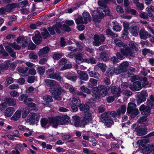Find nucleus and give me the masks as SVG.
Instances as JSON below:
<instances>
[{
    "label": "nucleus",
    "instance_id": "1",
    "mask_svg": "<svg viewBox=\"0 0 154 154\" xmlns=\"http://www.w3.org/2000/svg\"><path fill=\"white\" fill-rule=\"evenodd\" d=\"M110 1H98V5L100 7L97 8V16L99 19H103L106 15L110 17L112 16L110 14V9L107 6V4Z\"/></svg>",
    "mask_w": 154,
    "mask_h": 154
},
{
    "label": "nucleus",
    "instance_id": "23",
    "mask_svg": "<svg viewBox=\"0 0 154 154\" xmlns=\"http://www.w3.org/2000/svg\"><path fill=\"white\" fill-rule=\"evenodd\" d=\"M4 101L5 102L7 105L8 106H14L16 105L15 100L10 97L5 98Z\"/></svg>",
    "mask_w": 154,
    "mask_h": 154
},
{
    "label": "nucleus",
    "instance_id": "53",
    "mask_svg": "<svg viewBox=\"0 0 154 154\" xmlns=\"http://www.w3.org/2000/svg\"><path fill=\"white\" fill-rule=\"evenodd\" d=\"M62 56V54L61 53L55 52L53 55L52 58L54 60H57L60 59Z\"/></svg>",
    "mask_w": 154,
    "mask_h": 154
},
{
    "label": "nucleus",
    "instance_id": "54",
    "mask_svg": "<svg viewBox=\"0 0 154 154\" xmlns=\"http://www.w3.org/2000/svg\"><path fill=\"white\" fill-rule=\"evenodd\" d=\"M44 100L47 102L50 103L53 101L52 97L49 95H47L43 97Z\"/></svg>",
    "mask_w": 154,
    "mask_h": 154
},
{
    "label": "nucleus",
    "instance_id": "11",
    "mask_svg": "<svg viewBox=\"0 0 154 154\" xmlns=\"http://www.w3.org/2000/svg\"><path fill=\"white\" fill-rule=\"evenodd\" d=\"M148 96V93L146 91H142L137 96L136 100L137 104L139 105L141 103L145 101L146 97Z\"/></svg>",
    "mask_w": 154,
    "mask_h": 154
},
{
    "label": "nucleus",
    "instance_id": "7",
    "mask_svg": "<svg viewBox=\"0 0 154 154\" xmlns=\"http://www.w3.org/2000/svg\"><path fill=\"white\" fill-rule=\"evenodd\" d=\"M40 117V115L39 113L30 112L28 117L29 119H27V120L30 125H35V122H38Z\"/></svg>",
    "mask_w": 154,
    "mask_h": 154
},
{
    "label": "nucleus",
    "instance_id": "12",
    "mask_svg": "<svg viewBox=\"0 0 154 154\" xmlns=\"http://www.w3.org/2000/svg\"><path fill=\"white\" fill-rule=\"evenodd\" d=\"M128 65V63L127 61L122 63L116 69V73L119 74L126 72Z\"/></svg>",
    "mask_w": 154,
    "mask_h": 154
},
{
    "label": "nucleus",
    "instance_id": "21",
    "mask_svg": "<svg viewBox=\"0 0 154 154\" xmlns=\"http://www.w3.org/2000/svg\"><path fill=\"white\" fill-rule=\"evenodd\" d=\"M116 72V69L114 66L109 67L107 70L105 75L108 77H111Z\"/></svg>",
    "mask_w": 154,
    "mask_h": 154
},
{
    "label": "nucleus",
    "instance_id": "4",
    "mask_svg": "<svg viewBox=\"0 0 154 154\" xmlns=\"http://www.w3.org/2000/svg\"><path fill=\"white\" fill-rule=\"evenodd\" d=\"M136 106L135 103H129L128 104L127 113L130 114V117L132 118H135L139 114L138 109L135 108Z\"/></svg>",
    "mask_w": 154,
    "mask_h": 154
},
{
    "label": "nucleus",
    "instance_id": "58",
    "mask_svg": "<svg viewBox=\"0 0 154 154\" xmlns=\"http://www.w3.org/2000/svg\"><path fill=\"white\" fill-rule=\"evenodd\" d=\"M100 68L101 70L103 72H105L106 69V65L102 63H99L97 65Z\"/></svg>",
    "mask_w": 154,
    "mask_h": 154
},
{
    "label": "nucleus",
    "instance_id": "36",
    "mask_svg": "<svg viewBox=\"0 0 154 154\" xmlns=\"http://www.w3.org/2000/svg\"><path fill=\"white\" fill-rule=\"evenodd\" d=\"M146 141H141L139 145V148L141 150H143L146 149V150L148 144L146 143L147 142Z\"/></svg>",
    "mask_w": 154,
    "mask_h": 154
},
{
    "label": "nucleus",
    "instance_id": "46",
    "mask_svg": "<svg viewBox=\"0 0 154 154\" xmlns=\"http://www.w3.org/2000/svg\"><path fill=\"white\" fill-rule=\"evenodd\" d=\"M75 22L77 25L80 24L84 23L83 18L82 16L80 15L78 16V17L75 19Z\"/></svg>",
    "mask_w": 154,
    "mask_h": 154
},
{
    "label": "nucleus",
    "instance_id": "20",
    "mask_svg": "<svg viewBox=\"0 0 154 154\" xmlns=\"http://www.w3.org/2000/svg\"><path fill=\"white\" fill-rule=\"evenodd\" d=\"M20 101L23 100L24 103H26L28 102H32L33 101L32 99L28 97V95L26 94H22L18 98Z\"/></svg>",
    "mask_w": 154,
    "mask_h": 154
},
{
    "label": "nucleus",
    "instance_id": "27",
    "mask_svg": "<svg viewBox=\"0 0 154 154\" xmlns=\"http://www.w3.org/2000/svg\"><path fill=\"white\" fill-rule=\"evenodd\" d=\"M75 58L76 62L78 63L79 64L84 61L82 54L80 53H77L75 54Z\"/></svg>",
    "mask_w": 154,
    "mask_h": 154
},
{
    "label": "nucleus",
    "instance_id": "19",
    "mask_svg": "<svg viewBox=\"0 0 154 154\" xmlns=\"http://www.w3.org/2000/svg\"><path fill=\"white\" fill-rule=\"evenodd\" d=\"M135 129L139 136L145 135L147 133V129L142 128L140 126L137 127Z\"/></svg>",
    "mask_w": 154,
    "mask_h": 154
},
{
    "label": "nucleus",
    "instance_id": "5",
    "mask_svg": "<svg viewBox=\"0 0 154 154\" xmlns=\"http://www.w3.org/2000/svg\"><path fill=\"white\" fill-rule=\"evenodd\" d=\"M61 26L60 22H57L52 26L48 27L47 29L50 35H54L56 34V32L57 34H60L61 33V30H60V28Z\"/></svg>",
    "mask_w": 154,
    "mask_h": 154
},
{
    "label": "nucleus",
    "instance_id": "15",
    "mask_svg": "<svg viewBox=\"0 0 154 154\" xmlns=\"http://www.w3.org/2000/svg\"><path fill=\"white\" fill-rule=\"evenodd\" d=\"M91 106L90 102H87L85 104L81 103L79 108L80 111L84 112L85 113L88 112L90 110Z\"/></svg>",
    "mask_w": 154,
    "mask_h": 154
},
{
    "label": "nucleus",
    "instance_id": "10",
    "mask_svg": "<svg viewBox=\"0 0 154 154\" xmlns=\"http://www.w3.org/2000/svg\"><path fill=\"white\" fill-rule=\"evenodd\" d=\"M145 87L144 84H141V82L136 81L134 82L133 84L129 86V88L132 90L134 91H138Z\"/></svg>",
    "mask_w": 154,
    "mask_h": 154
},
{
    "label": "nucleus",
    "instance_id": "29",
    "mask_svg": "<svg viewBox=\"0 0 154 154\" xmlns=\"http://www.w3.org/2000/svg\"><path fill=\"white\" fill-rule=\"evenodd\" d=\"M75 126L76 127H79L80 125V118L78 116H73L72 117Z\"/></svg>",
    "mask_w": 154,
    "mask_h": 154
},
{
    "label": "nucleus",
    "instance_id": "24",
    "mask_svg": "<svg viewBox=\"0 0 154 154\" xmlns=\"http://www.w3.org/2000/svg\"><path fill=\"white\" fill-rule=\"evenodd\" d=\"M32 39L36 44L38 45L40 44L42 41V38L40 34H35L32 37Z\"/></svg>",
    "mask_w": 154,
    "mask_h": 154
},
{
    "label": "nucleus",
    "instance_id": "25",
    "mask_svg": "<svg viewBox=\"0 0 154 154\" xmlns=\"http://www.w3.org/2000/svg\"><path fill=\"white\" fill-rule=\"evenodd\" d=\"M15 111L14 109L12 107L7 108L5 112V115L8 117H11Z\"/></svg>",
    "mask_w": 154,
    "mask_h": 154
},
{
    "label": "nucleus",
    "instance_id": "56",
    "mask_svg": "<svg viewBox=\"0 0 154 154\" xmlns=\"http://www.w3.org/2000/svg\"><path fill=\"white\" fill-rule=\"evenodd\" d=\"M116 56L118 59L120 60H122L124 59L125 55H124L121 51L118 52L116 54Z\"/></svg>",
    "mask_w": 154,
    "mask_h": 154
},
{
    "label": "nucleus",
    "instance_id": "59",
    "mask_svg": "<svg viewBox=\"0 0 154 154\" xmlns=\"http://www.w3.org/2000/svg\"><path fill=\"white\" fill-rule=\"evenodd\" d=\"M28 47L29 49L33 50L35 49L36 46L32 42L31 40H30Z\"/></svg>",
    "mask_w": 154,
    "mask_h": 154
},
{
    "label": "nucleus",
    "instance_id": "28",
    "mask_svg": "<svg viewBox=\"0 0 154 154\" xmlns=\"http://www.w3.org/2000/svg\"><path fill=\"white\" fill-rule=\"evenodd\" d=\"M83 15V20L84 21L85 24H87L88 21H90L91 19V17L89 13L87 12L83 13L82 14Z\"/></svg>",
    "mask_w": 154,
    "mask_h": 154
},
{
    "label": "nucleus",
    "instance_id": "26",
    "mask_svg": "<svg viewBox=\"0 0 154 154\" xmlns=\"http://www.w3.org/2000/svg\"><path fill=\"white\" fill-rule=\"evenodd\" d=\"M78 73L80 75V79L82 80L86 81L88 79V75L85 72L82 71H78Z\"/></svg>",
    "mask_w": 154,
    "mask_h": 154
},
{
    "label": "nucleus",
    "instance_id": "14",
    "mask_svg": "<svg viewBox=\"0 0 154 154\" xmlns=\"http://www.w3.org/2000/svg\"><path fill=\"white\" fill-rule=\"evenodd\" d=\"M92 119V114L88 112H85L81 122L83 125L87 124Z\"/></svg>",
    "mask_w": 154,
    "mask_h": 154
},
{
    "label": "nucleus",
    "instance_id": "40",
    "mask_svg": "<svg viewBox=\"0 0 154 154\" xmlns=\"http://www.w3.org/2000/svg\"><path fill=\"white\" fill-rule=\"evenodd\" d=\"M18 71L22 74L26 73L29 69L28 67H18L17 68Z\"/></svg>",
    "mask_w": 154,
    "mask_h": 154
},
{
    "label": "nucleus",
    "instance_id": "32",
    "mask_svg": "<svg viewBox=\"0 0 154 154\" xmlns=\"http://www.w3.org/2000/svg\"><path fill=\"white\" fill-rule=\"evenodd\" d=\"M94 42L93 45L95 46H98L101 45V42L100 41V36L97 34H95L94 37Z\"/></svg>",
    "mask_w": 154,
    "mask_h": 154
},
{
    "label": "nucleus",
    "instance_id": "64",
    "mask_svg": "<svg viewBox=\"0 0 154 154\" xmlns=\"http://www.w3.org/2000/svg\"><path fill=\"white\" fill-rule=\"evenodd\" d=\"M35 79V76H29L28 77L27 82L29 83H33L34 82Z\"/></svg>",
    "mask_w": 154,
    "mask_h": 154
},
{
    "label": "nucleus",
    "instance_id": "43",
    "mask_svg": "<svg viewBox=\"0 0 154 154\" xmlns=\"http://www.w3.org/2000/svg\"><path fill=\"white\" fill-rule=\"evenodd\" d=\"M100 58L104 61L108 60V55L105 52H102L100 55Z\"/></svg>",
    "mask_w": 154,
    "mask_h": 154
},
{
    "label": "nucleus",
    "instance_id": "50",
    "mask_svg": "<svg viewBox=\"0 0 154 154\" xmlns=\"http://www.w3.org/2000/svg\"><path fill=\"white\" fill-rule=\"evenodd\" d=\"M128 45L129 48L133 51H137L138 48L136 47V45L133 42H130L129 43Z\"/></svg>",
    "mask_w": 154,
    "mask_h": 154
},
{
    "label": "nucleus",
    "instance_id": "62",
    "mask_svg": "<svg viewBox=\"0 0 154 154\" xmlns=\"http://www.w3.org/2000/svg\"><path fill=\"white\" fill-rule=\"evenodd\" d=\"M72 65L71 64H67L64 65L60 69V70L62 71L66 70L68 69H70L72 68Z\"/></svg>",
    "mask_w": 154,
    "mask_h": 154
},
{
    "label": "nucleus",
    "instance_id": "37",
    "mask_svg": "<svg viewBox=\"0 0 154 154\" xmlns=\"http://www.w3.org/2000/svg\"><path fill=\"white\" fill-rule=\"evenodd\" d=\"M45 82L48 86L51 87L57 85L55 81L52 80L46 79L45 80Z\"/></svg>",
    "mask_w": 154,
    "mask_h": 154
},
{
    "label": "nucleus",
    "instance_id": "48",
    "mask_svg": "<svg viewBox=\"0 0 154 154\" xmlns=\"http://www.w3.org/2000/svg\"><path fill=\"white\" fill-rule=\"evenodd\" d=\"M89 74L91 77L96 79H98L99 77V74L94 71H92L89 72Z\"/></svg>",
    "mask_w": 154,
    "mask_h": 154
},
{
    "label": "nucleus",
    "instance_id": "38",
    "mask_svg": "<svg viewBox=\"0 0 154 154\" xmlns=\"http://www.w3.org/2000/svg\"><path fill=\"white\" fill-rule=\"evenodd\" d=\"M149 99H147L146 103L154 108V96L151 95L149 96Z\"/></svg>",
    "mask_w": 154,
    "mask_h": 154
},
{
    "label": "nucleus",
    "instance_id": "6",
    "mask_svg": "<svg viewBox=\"0 0 154 154\" xmlns=\"http://www.w3.org/2000/svg\"><path fill=\"white\" fill-rule=\"evenodd\" d=\"M154 108L148 104L146 105L144 104L141 105L139 109L141 114L143 116H149L151 114V109Z\"/></svg>",
    "mask_w": 154,
    "mask_h": 154
},
{
    "label": "nucleus",
    "instance_id": "18",
    "mask_svg": "<svg viewBox=\"0 0 154 154\" xmlns=\"http://www.w3.org/2000/svg\"><path fill=\"white\" fill-rule=\"evenodd\" d=\"M60 125L68 124L70 122V118L67 115H64L62 116H59Z\"/></svg>",
    "mask_w": 154,
    "mask_h": 154
},
{
    "label": "nucleus",
    "instance_id": "39",
    "mask_svg": "<svg viewBox=\"0 0 154 154\" xmlns=\"http://www.w3.org/2000/svg\"><path fill=\"white\" fill-rule=\"evenodd\" d=\"M50 50L49 48L47 47H44L43 48L40 49L39 51V53H38L39 56H40L43 54H46L48 53Z\"/></svg>",
    "mask_w": 154,
    "mask_h": 154
},
{
    "label": "nucleus",
    "instance_id": "34",
    "mask_svg": "<svg viewBox=\"0 0 154 154\" xmlns=\"http://www.w3.org/2000/svg\"><path fill=\"white\" fill-rule=\"evenodd\" d=\"M60 24H61V26L60 28V30H61V32L62 30H63L65 32H69L72 30L67 25L65 24H62L60 22Z\"/></svg>",
    "mask_w": 154,
    "mask_h": 154
},
{
    "label": "nucleus",
    "instance_id": "30",
    "mask_svg": "<svg viewBox=\"0 0 154 154\" xmlns=\"http://www.w3.org/2000/svg\"><path fill=\"white\" fill-rule=\"evenodd\" d=\"M49 78L51 79L60 81L62 79L61 76L57 73L55 72L51 73L48 75Z\"/></svg>",
    "mask_w": 154,
    "mask_h": 154
},
{
    "label": "nucleus",
    "instance_id": "57",
    "mask_svg": "<svg viewBox=\"0 0 154 154\" xmlns=\"http://www.w3.org/2000/svg\"><path fill=\"white\" fill-rule=\"evenodd\" d=\"M37 72L41 75H42L44 73L45 70L42 66L38 67L37 70Z\"/></svg>",
    "mask_w": 154,
    "mask_h": 154
},
{
    "label": "nucleus",
    "instance_id": "16",
    "mask_svg": "<svg viewBox=\"0 0 154 154\" xmlns=\"http://www.w3.org/2000/svg\"><path fill=\"white\" fill-rule=\"evenodd\" d=\"M139 35L141 39L144 40L146 39L148 37L150 38L151 36V35L149 34L148 32L144 28H142L140 30Z\"/></svg>",
    "mask_w": 154,
    "mask_h": 154
},
{
    "label": "nucleus",
    "instance_id": "55",
    "mask_svg": "<svg viewBox=\"0 0 154 154\" xmlns=\"http://www.w3.org/2000/svg\"><path fill=\"white\" fill-rule=\"evenodd\" d=\"M147 153H149L154 151V144L148 145L146 149Z\"/></svg>",
    "mask_w": 154,
    "mask_h": 154
},
{
    "label": "nucleus",
    "instance_id": "17",
    "mask_svg": "<svg viewBox=\"0 0 154 154\" xmlns=\"http://www.w3.org/2000/svg\"><path fill=\"white\" fill-rule=\"evenodd\" d=\"M65 76L68 79L73 82L77 80L76 74L72 72H69L65 74Z\"/></svg>",
    "mask_w": 154,
    "mask_h": 154
},
{
    "label": "nucleus",
    "instance_id": "31",
    "mask_svg": "<svg viewBox=\"0 0 154 154\" xmlns=\"http://www.w3.org/2000/svg\"><path fill=\"white\" fill-rule=\"evenodd\" d=\"M6 51L10 54L11 56L14 58L16 56V53L14 52V50L11 46L9 45L6 46L5 47Z\"/></svg>",
    "mask_w": 154,
    "mask_h": 154
},
{
    "label": "nucleus",
    "instance_id": "51",
    "mask_svg": "<svg viewBox=\"0 0 154 154\" xmlns=\"http://www.w3.org/2000/svg\"><path fill=\"white\" fill-rule=\"evenodd\" d=\"M139 80L141 82L142 84H144L145 86L149 84V82L147 81V79L146 77H140L139 78Z\"/></svg>",
    "mask_w": 154,
    "mask_h": 154
},
{
    "label": "nucleus",
    "instance_id": "8",
    "mask_svg": "<svg viewBox=\"0 0 154 154\" xmlns=\"http://www.w3.org/2000/svg\"><path fill=\"white\" fill-rule=\"evenodd\" d=\"M81 103L80 99L77 97H75L72 98L71 101V109L73 112L78 111L79 108Z\"/></svg>",
    "mask_w": 154,
    "mask_h": 154
},
{
    "label": "nucleus",
    "instance_id": "44",
    "mask_svg": "<svg viewBox=\"0 0 154 154\" xmlns=\"http://www.w3.org/2000/svg\"><path fill=\"white\" fill-rule=\"evenodd\" d=\"M114 42L116 46L119 47H122L123 45L125 44L121 40H119L117 38L115 39L114 40Z\"/></svg>",
    "mask_w": 154,
    "mask_h": 154
},
{
    "label": "nucleus",
    "instance_id": "35",
    "mask_svg": "<svg viewBox=\"0 0 154 154\" xmlns=\"http://www.w3.org/2000/svg\"><path fill=\"white\" fill-rule=\"evenodd\" d=\"M105 32L107 36H110L112 38H114L116 37H117V35L116 34L112 32L108 28L106 29L105 31Z\"/></svg>",
    "mask_w": 154,
    "mask_h": 154
},
{
    "label": "nucleus",
    "instance_id": "22",
    "mask_svg": "<svg viewBox=\"0 0 154 154\" xmlns=\"http://www.w3.org/2000/svg\"><path fill=\"white\" fill-rule=\"evenodd\" d=\"M108 113L109 112H104L101 115L100 120L102 122L112 119Z\"/></svg>",
    "mask_w": 154,
    "mask_h": 154
},
{
    "label": "nucleus",
    "instance_id": "47",
    "mask_svg": "<svg viewBox=\"0 0 154 154\" xmlns=\"http://www.w3.org/2000/svg\"><path fill=\"white\" fill-rule=\"evenodd\" d=\"M28 4V1H23L18 3V8L26 7Z\"/></svg>",
    "mask_w": 154,
    "mask_h": 154
},
{
    "label": "nucleus",
    "instance_id": "41",
    "mask_svg": "<svg viewBox=\"0 0 154 154\" xmlns=\"http://www.w3.org/2000/svg\"><path fill=\"white\" fill-rule=\"evenodd\" d=\"M49 123V120L45 118H42L40 120L41 126L43 128H45L47 124Z\"/></svg>",
    "mask_w": 154,
    "mask_h": 154
},
{
    "label": "nucleus",
    "instance_id": "13",
    "mask_svg": "<svg viewBox=\"0 0 154 154\" xmlns=\"http://www.w3.org/2000/svg\"><path fill=\"white\" fill-rule=\"evenodd\" d=\"M49 124H52L53 128H57L58 125H60L59 116L49 118Z\"/></svg>",
    "mask_w": 154,
    "mask_h": 154
},
{
    "label": "nucleus",
    "instance_id": "3",
    "mask_svg": "<svg viewBox=\"0 0 154 154\" xmlns=\"http://www.w3.org/2000/svg\"><path fill=\"white\" fill-rule=\"evenodd\" d=\"M62 90L61 87L59 84H57L55 86L49 88V91L54 98L58 100H60L61 99L60 96L62 93Z\"/></svg>",
    "mask_w": 154,
    "mask_h": 154
},
{
    "label": "nucleus",
    "instance_id": "9",
    "mask_svg": "<svg viewBox=\"0 0 154 154\" xmlns=\"http://www.w3.org/2000/svg\"><path fill=\"white\" fill-rule=\"evenodd\" d=\"M120 51H121L122 54L126 57L128 56L131 57H134L133 55V52L129 47L127 45L125 44L123 46L120 48Z\"/></svg>",
    "mask_w": 154,
    "mask_h": 154
},
{
    "label": "nucleus",
    "instance_id": "42",
    "mask_svg": "<svg viewBox=\"0 0 154 154\" xmlns=\"http://www.w3.org/2000/svg\"><path fill=\"white\" fill-rule=\"evenodd\" d=\"M126 107L125 105H122L121 106V109H118L117 110V112H118V115L120 116L121 113L124 114L126 112Z\"/></svg>",
    "mask_w": 154,
    "mask_h": 154
},
{
    "label": "nucleus",
    "instance_id": "2",
    "mask_svg": "<svg viewBox=\"0 0 154 154\" xmlns=\"http://www.w3.org/2000/svg\"><path fill=\"white\" fill-rule=\"evenodd\" d=\"M110 88L108 86H106L103 85H98V87L93 88L92 96H94L95 98H97L98 95L105 97L108 94Z\"/></svg>",
    "mask_w": 154,
    "mask_h": 154
},
{
    "label": "nucleus",
    "instance_id": "49",
    "mask_svg": "<svg viewBox=\"0 0 154 154\" xmlns=\"http://www.w3.org/2000/svg\"><path fill=\"white\" fill-rule=\"evenodd\" d=\"M30 109H26L22 112V117L23 118H25L27 116L28 114L30 113Z\"/></svg>",
    "mask_w": 154,
    "mask_h": 154
},
{
    "label": "nucleus",
    "instance_id": "52",
    "mask_svg": "<svg viewBox=\"0 0 154 154\" xmlns=\"http://www.w3.org/2000/svg\"><path fill=\"white\" fill-rule=\"evenodd\" d=\"M134 2L137 3L136 7L140 10H142L144 9V6L143 5L142 3H140L139 1H133Z\"/></svg>",
    "mask_w": 154,
    "mask_h": 154
},
{
    "label": "nucleus",
    "instance_id": "33",
    "mask_svg": "<svg viewBox=\"0 0 154 154\" xmlns=\"http://www.w3.org/2000/svg\"><path fill=\"white\" fill-rule=\"evenodd\" d=\"M139 28L138 26H132L130 31L132 34L134 36H137L138 34Z\"/></svg>",
    "mask_w": 154,
    "mask_h": 154
},
{
    "label": "nucleus",
    "instance_id": "61",
    "mask_svg": "<svg viewBox=\"0 0 154 154\" xmlns=\"http://www.w3.org/2000/svg\"><path fill=\"white\" fill-rule=\"evenodd\" d=\"M13 82V79L12 77H10L6 79L5 83L7 86H8Z\"/></svg>",
    "mask_w": 154,
    "mask_h": 154
},
{
    "label": "nucleus",
    "instance_id": "63",
    "mask_svg": "<svg viewBox=\"0 0 154 154\" xmlns=\"http://www.w3.org/2000/svg\"><path fill=\"white\" fill-rule=\"evenodd\" d=\"M9 66L7 63H1L0 65V68L2 70H7L8 69Z\"/></svg>",
    "mask_w": 154,
    "mask_h": 154
},
{
    "label": "nucleus",
    "instance_id": "60",
    "mask_svg": "<svg viewBox=\"0 0 154 154\" xmlns=\"http://www.w3.org/2000/svg\"><path fill=\"white\" fill-rule=\"evenodd\" d=\"M25 38V37L23 35H20L19 37L17 38L16 41L18 44L20 43H23Z\"/></svg>",
    "mask_w": 154,
    "mask_h": 154
},
{
    "label": "nucleus",
    "instance_id": "45",
    "mask_svg": "<svg viewBox=\"0 0 154 154\" xmlns=\"http://www.w3.org/2000/svg\"><path fill=\"white\" fill-rule=\"evenodd\" d=\"M103 123H104V125L106 126L107 128L111 127L112 125L114 124V122L112 119L108 120L107 121H105Z\"/></svg>",
    "mask_w": 154,
    "mask_h": 154
}]
</instances>
